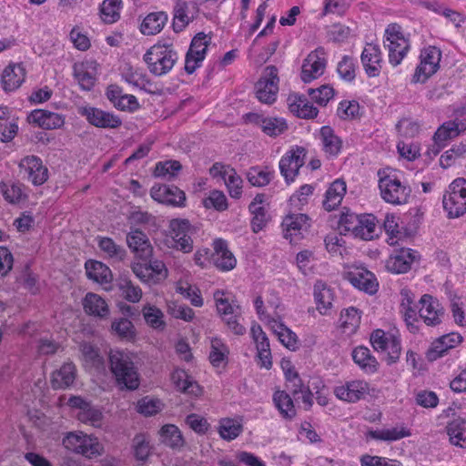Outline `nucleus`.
<instances>
[{
    "label": "nucleus",
    "mask_w": 466,
    "mask_h": 466,
    "mask_svg": "<svg viewBox=\"0 0 466 466\" xmlns=\"http://www.w3.org/2000/svg\"><path fill=\"white\" fill-rule=\"evenodd\" d=\"M110 370L121 388L134 390L139 386V373L131 353L123 350H111Z\"/></svg>",
    "instance_id": "f257e3e1"
},
{
    "label": "nucleus",
    "mask_w": 466,
    "mask_h": 466,
    "mask_svg": "<svg viewBox=\"0 0 466 466\" xmlns=\"http://www.w3.org/2000/svg\"><path fill=\"white\" fill-rule=\"evenodd\" d=\"M177 59V53L169 43L158 42L144 55L149 72L156 76H162L171 71Z\"/></svg>",
    "instance_id": "f03ea898"
},
{
    "label": "nucleus",
    "mask_w": 466,
    "mask_h": 466,
    "mask_svg": "<svg viewBox=\"0 0 466 466\" xmlns=\"http://www.w3.org/2000/svg\"><path fill=\"white\" fill-rule=\"evenodd\" d=\"M62 443L66 449L87 458L96 457L104 452V447L97 438L83 431L68 432L63 438Z\"/></svg>",
    "instance_id": "7ed1b4c3"
},
{
    "label": "nucleus",
    "mask_w": 466,
    "mask_h": 466,
    "mask_svg": "<svg viewBox=\"0 0 466 466\" xmlns=\"http://www.w3.org/2000/svg\"><path fill=\"white\" fill-rule=\"evenodd\" d=\"M384 46L389 51L390 63L394 66L400 64L410 48L409 40L397 24H390L387 26Z\"/></svg>",
    "instance_id": "20e7f679"
},
{
    "label": "nucleus",
    "mask_w": 466,
    "mask_h": 466,
    "mask_svg": "<svg viewBox=\"0 0 466 466\" xmlns=\"http://www.w3.org/2000/svg\"><path fill=\"white\" fill-rule=\"evenodd\" d=\"M169 236L172 239V248L183 253H190L194 243L192 235L196 228L186 218H173L168 224Z\"/></svg>",
    "instance_id": "39448f33"
},
{
    "label": "nucleus",
    "mask_w": 466,
    "mask_h": 466,
    "mask_svg": "<svg viewBox=\"0 0 466 466\" xmlns=\"http://www.w3.org/2000/svg\"><path fill=\"white\" fill-rule=\"evenodd\" d=\"M379 187L382 199L392 205L406 204L411 192L400 179L390 175L380 178Z\"/></svg>",
    "instance_id": "423d86ee"
},
{
    "label": "nucleus",
    "mask_w": 466,
    "mask_h": 466,
    "mask_svg": "<svg viewBox=\"0 0 466 466\" xmlns=\"http://www.w3.org/2000/svg\"><path fill=\"white\" fill-rule=\"evenodd\" d=\"M223 291L218 290L214 293L218 312L222 317L228 328L236 335H243L246 329L238 322L240 315V307L234 301L229 302L228 299L223 298Z\"/></svg>",
    "instance_id": "0eeeda50"
},
{
    "label": "nucleus",
    "mask_w": 466,
    "mask_h": 466,
    "mask_svg": "<svg viewBox=\"0 0 466 466\" xmlns=\"http://www.w3.org/2000/svg\"><path fill=\"white\" fill-rule=\"evenodd\" d=\"M420 58V65L416 67L412 77L414 83H425L438 71L441 52L436 46H430L421 51Z\"/></svg>",
    "instance_id": "6e6552de"
},
{
    "label": "nucleus",
    "mask_w": 466,
    "mask_h": 466,
    "mask_svg": "<svg viewBox=\"0 0 466 466\" xmlns=\"http://www.w3.org/2000/svg\"><path fill=\"white\" fill-rule=\"evenodd\" d=\"M210 42L211 36L203 32L193 37L185 59V70L187 74H193L201 66Z\"/></svg>",
    "instance_id": "1a4fd4ad"
},
{
    "label": "nucleus",
    "mask_w": 466,
    "mask_h": 466,
    "mask_svg": "<svg viewBox=\"0 0 466 466\" xmlns=\"http://www.w3.org/2000/svg\"><path fill=\"white\" fill-rule=\"evenodd\" d=\"M67 403L71 408L77 410L76 417L80 422L95 428L102 426L104 415L100 409L93 406L80 396H72Z\"/></svg>",
    "instance_id": "9d476101"
},
{
    "label": "nucleus",
    "mask_w": 466,
    "mask_h": 466,
    "mask_svg": "<svg viewBox=\"0 0 466 466\" xmlns=\"http://www.w3.org/2000/svg\"><path fill=\"white\" fill-rule=\"evenodd\" d=\"M279 91L278 69L274 66H267L256 85L258 99L265 104H272Z\"/></svg>",
    "instance_id": "9b49d317"
},
{
    "label": "nucleus",
    "mask_w": 466,
    "mask_h": 466,
    "mask_svg": "<svg viewBox=\"0 0 466 466\" xmlns=\"http://www.w3.org/2000/svg\"><path fill=\"white\" fill-rule=\"evenodd\" d=\"M23 177L34 186H41L48 179V168L40 157L31 155L23 157L18 164Z\"/></svg>",
    "instance_id": "f8f14e48"
},
{
    "label": "nucleus",
    "mask_w": 466,
    "mask_h": 466,
    "mask_svg": "<svg viewBox=\"0 0 466 466\" xmlns=\"http://www.w3.org/2000/svg\"><path fill=\"white\" fill-rule=\"evenodd\" d=\"M306 155V148L297 146L281 157L279 169L288 184L294 181L298 176L299 168L305 163Z\"/></svg>",
    "instance_id": "ddd939ff"
},
{
    "label": "nucleus",
    "mask_w": 466,
    "mask_h": 466,
    "mask_svg": "<svg viewBox=\"0 0 466 466\" xmlns=\"http://www.w3.org/2000/svg\"><path fill=\"white\" fill-rule=\"evenodd\" d=\"M327 65L326 52L323 47H318L310 52L304 59L301 66V79L309 83L323 75Z\"/></svg>",
    "instance_id": "4468645a"
},
{
    "label": "nucleus",
    "mask_w": 466,
    "mask_h": 466,
    "mask_svg": "<svg viewBox=\"0 0 466 466\" xmlns=\"http://www.w3.org/2000/svg\"><path fill=\"white\" fill-rule=\"evenodd\" d=\"M309 217L305 214H292L287 216L282 221L283 234L290 243H297L309 228Z\"/></svg>",
    "instance_id": "2eb2a0df"
},
{
    "label": "nucleus",
    "mask_w": 466,
    "mask_h": 466,
    "mask_svg": "<svg viewBox=\"0 0 466 466\" xmlns=\"http://www.w3.org/2000/svg\"><path fill=\"white\" fill-rule=\"evenodd\" d=\"M369 384L360 380L346 381L334 388V394L340 400L354 403L363 399L369 393Z\"/></svg>",
    "instance_id": "dca6fc26"
},
{
    "label": "nucleus",
    "mask_w": 466,
    "mask_h": 466,
    "mask_svg": "<svg viewBox=\"0 0 466 466\" xmlns=\"http://www.w3.org/2000/svg\"><path fill=\"white\" fill-rule=\"evenodd\" d=\"M248 123L257 125L269 137H277L288 129V124L282 117H267L257 113H248L245 116Z\"/></svg>",
    "instance_id": "f3484780"
},
{
    "label": "nucleus",
    "mask_w": 466,
    "mask_h": 466,
    "mask_svg": "<svg viewBox=\"0 0 466 466\" xmlns=\"http://www.w3.org/2000/svg\"><path fill=\"white\" fill-rule=\"evenodd\" d=\"M198 8L196 4L186 0H175L173 7V29L175 32L183 31L198 15Z\"/></svg>",
    "instance_id": "a211bd4d"
},
{
    "label": "nucleus",
    "mask_w": 466,
    "mask_h": 466,
    "mask_svg": "<svg viewBox=\"0 0 466 466\" xmlns=\"http://www.w3.org/2000/svg\"><path fill=\"white\" fill-rule=\"evenodd\" d=\"M151 198L162 204L182 207L186 201L185 193L175 186L155 185L150 190Z\"/></svg>",
    "instance_id": "6ab92c4d"
},
{
    "label": "nucleus",
    "mask_w": 466,
    "mask_h": 466,
    "mask_svg": "<svg viewBox=\"0 0 466 466\" xmlns=\"http://www.w3.org/2000/svg\"><path fill=\"white\" fill-rule=\"evenodd\" d=\"M81 114L93 126L101 128H117L122 120L116 115L96 107H84Z\"/></svg>",
    "instance_id": "aec40b11"
},
{
    "label": "nucleus",
    "mask_w": 466,
    "mask_h": 466,
    "mask_svg": "<svg viewBox=\"0 0 466 466\" xmlns=\"http://www.w3.org/2000/svg\"><path fill=\"white\" fill-rule=\"evenodd\" d=\"M419 302L421 305L419 309L420 318H421L428 326L440 324L443 310L438 300L434 299L432 296L425 294L420 298Z\"/></svg>",
    "instance_id": "412c9836"
},
{
    "label": "nucleus",
    "mask_w": 466,
    "mask_h": 466,
    "mask_svg": "<svg viewBox=\"0 0 466 466\" xmlns=\"http://www.w3.org/2000/svg\"><path fill=\"white\" fill-rule=\"evenodd\" d=\"M461 336L459 333H450L434 340L428 350L426 358L429 361H434L442 357L450 349L454 348L461 342Z\"/></svg>",
    "instance_id": "4be33fe9"
},
{
    "label": "nucleus",
    "mask_w": 466,
    "mask_h": 466,
    "mask_svg": "<svg viewBox=\"0 0 466 466\" xmlns=\"http://www.w3.org/2000/svg\"><path fill=\"white\" fill-rule=\"evenodd\" d=\"M214 253L212 259L215 266L222 271H229L237 265V259L233 253L228 249L225 240L218 238L213 243Z\"/></svg>",
    "instance_id": "5701e85b"
},
{
    "label": "nucleus",
    "mask_w": 466,
    "mask_h": 466,
    "mask_svg": "<svg viewBox=\"0 0 466 466\" xmlns=\"http://www.w3.org/2000/svg\"><path fill=\"white\" fill-rule=\"evenodd\" d=\"M127 243L128 248L143 261H147L152 256L153 248L143 231L139 229L130 231L127 236Z\"/></svg>",
    "instance_id": "b1692460"
},
{
    "label": "nucleus",
    "mask_w": 466,
    "mask_h": 466,
    "mask_svg": "<svg viewBox=\"0 0 466 466\" xmlns=\"http://www.w3.org/2000/svg\"><path fill=\"white\" fill-rule=\"evenodd\" d=\"M361 63L370 77L378 76L381 69V52L378 45L368 44L361 53Z\"/></svg>",
    "instance_id": "393cba45"
},
{
    "label": "nucleus",
    "mask_w": 466,
    "mask_h": 466,
    "mask_svg": "<svg viewBox=\"0 0 466 466\" xmlns=\"http://www.w3.org/2000/svg\"><path fill=\"white\" fill-rule=\"evenodd\" d=\"M73 75L80 87L89 91L96 83V63L94 61L76 63L73 66Z\"/></svg>",
    "instance_id": "a878e982"
},
{
    "label": "nucleus",
    "mask_w": 466,
    "mask_h": 466,
    "mask_svg": "<svg viewBox=\"0 0 466 466\" xmlns=\"http://www.w3.org/2000/svg\"><path fill=\"white\" fill-rule=\"evenodd\" d=\"M313 294L317 310L321 315H329L335 299L334 290L324 281L318 280L314 285Z\"/></svg>",
    "instance_id": "bb28decb"
},
{
    "label": "nucleus",
    "mask_w": 466,
    "mask_h": 466,
    "mask_svg": "<svg viewBox=\"0 0 466 466\" xmlns=\"http://www.w3.org/2000/svg\"><path fill=\"white\" fill-rule=\"evenodd\" d=\"M29 123L35 124L44 129L60 128L65 124L62 115L44 109L33 110L27 117Z\"/></svg>",
    "instance_id": "cd10ccee"
},
{
    "label": "nucleus",
    "mask_w": 466,
    "mask_h": 466,
    "mask_svg": "<svg viewBox=\"0 0 466 466\" xmlns=\"http://www.w3.org/2000/svg\"><path fill=\"white\" fill-rule=\"evenodd\" d=\"M318 139L321 145L322 151L328 157H336L340 153L342 140L330 127H322L319 129Z\"/></svg>",
    "instance_id": "c85d7f7f"
},
{
    "label": "nucleus",
    "mask_w": 466,
    "mask_h": 466,
    "mask_svg": "<svg viewBox=\"0 0 466 466\" xmlns=\"http://www.w3.org/2000/svg\"><path fill=\"white\" fill-rule=\"evenodd\" d=\"M460 135V124L457 121H447L443 123L433 136L434 145L432 153L438 155L440 151L447 145L450 139Z\"/></svg>",
    "instance_id": "c756f323"
},
{
    "label": "nucleus",
    "mask_w": 466,
    "mask_h": 466,
    "mask_svg": "<svg viewBox=\"0 0 466 466\" xmlns=\"http://www.w3.org/2000/svg\"><path fill=\"white\" fill-rule=\"evenodd\" d=\"M25 68L20 64H11L7 66L1 76L2 87L5 92H11L17 89L25 80Z\"/></svg>",
    "instance_id": "7c9ffc66"
},
{
    "label": "nucleus",
    "mask_w": 466,
    "mask_h": 466,
    "mask_svg": "<svg viewBox=\"0 0 466 466\" xmlns=\"http://www.w3.org/2000/svg\"><path fill=\"white\" fill-rule=\"evenodd\" d=\"M410 435V431L404 424H399L391 428L370 430L367 432V438L388 442L396 441Z\"/></svg>",
    "instance_id": "2f4dec72"
},
{
    "label": "nucleus",
    "mask_w": 466,
    "mask_h": 466,
    "mask_svg": "<svg viewBox=\"0 0 466 466\" xmlns=\"http://www.w3.org/2000/svg\"><path fill=\"white\" fill-rule=\"evenodd\" d=\"M0 192L5 200L10 204H19L28 198L25 185L18 181H2Z\"/></svg>",
    "instance_id": "473e14b6"
},
{
    "label": "nucleus",
    "mask_w": 466,
    "mask_h": 466,
    "mask_svg": "<svg viewBox=\"0 0 466 466\" xmlns=\"http://www.w3.org/2000/svg\"><path fill=\"white\" fill-rule=\"evenodd\" d=\"M415 251L409 248L400 250L388 260V269L397 274L407 272L410 268L412 262L415 260Z\"/></svg>",
    "instance_id": "72a5a7b5"
},
{
    "label": "nucleus",
    "mask_w": 466,
    "mask_h": 466,
    "mask_svg": "<svg viewBox=\"0 0 466 466\" xmlns=\"http://www.w3.org/2000/svg\"><path fill=\"white\" fill-rule=\"evenodd\" d=\"M442 203L450 218H459L466 213V199L454 190L449 189L443 195Z\"/></svg>",
    "instance_id": "f704fd0d"
},
{
    "label": "nucleus",
    "mask_w": 466,
    "mask_h": 466,
    "mask_svg": "<svg viewBox=\"0 0 466 466\" xmlns=\"http://www.w3.org/2000/svg\"><path fill=\"white\" fill-rule=\"evenodd\" d=\"M264 202V195L258 194L248 206L250 213L253 215L251 219V228L254 233L262 230L268 223L266 209L262 206Z\"/></svg>",
    "instance_id": "c9c22d12"
},
{
    "label": "nucleus",
    "mask_w": 466,
    "mask_h": 466,
    "mask_svg": "<svg viewBox=\"0 0 466 466\" xmlns=\"http://www.w3.org/2000/svg\"><path fill=\"white\" fill-rule=\"evenodd\" d=\"M85 312L88 315L106 318L109 315V308L106 300L97 294L87 293L83 300Z\"/></svg>",
    "instance_id": "e433bc0d"
},
{
    "label": "nucleus",
    "mask_w": 466,
    "mask_h": 466,
    "mask_svg": "<svg viewBox=\"0 0 466 466\" xmlns=\"http://www.w3.org/2000/svg\"><path fill=\"white\" fill-rule=\"evenodd\" d=\"M346 189V183L343 180H335L326 191L323 200L324 208L328 211L335 209L341 203Z\"/></svg>",
    "instance_id": "4c0bfd02"
},
{
    "label": "nucleus",
    "mask_w": 466,
    "mask_h": 466,
    "mask_svg": "<svg viewBox=\"0 0 466 466\" xmlns=\"http://www.w3.org/2000/svg\"><path fill=\"white\" fill-rule=\"evenodd\" d=\"M172 380L178 390L183 393L198 396L201 388L185 370H177L172 373Z\"/></svg>",
    "instance_id": "58836bf2"
},
{
    "label": "nucleus",
    "mask_w": 466,
    "mask_h": 466,
    "mask_svg": "<svg viewBox=\"0 0 466 466\" xmlns=\"http://www.w3.org/2000/svg\"><path fill=\"white\" fill-rule=\"evenodd\" d=\"M350 281L357 289L369 294H374L378 289V283L374 275L368 270H360L350 273Z\"/></svg>",
    "instance_id": "ea45409f"
},
{
    "label": "nucleus",
    "mask_w": 466,
    "mask_h": 466,
    "mask_svg": "<svg viewBox=\"0 0 466 466\" xmlns=\"http://www.w3.org/2000/svg\"><path fill=\"white\" fill-rule=\"evenodd\" d=\"M75 378L76 366L72 362H66L53 372L51 383L54 389H65L73 384Z\"/></svg>",
    "instance_id": "a19ab883"
},
{
    "label": "nucleus",
    "mask_w": 466,
    "mask_h": 466,
    "mask_svg": "<svg viewBox=\"0 0 466 466\" xmlns=\"http://www.w3.org/2000/svg\"><path fill=\"white\" fill-rule=\"evenodd\" d=\"M167 21V15L164 12L150 13L141 25L140 31L145 35H153L159 33Z\"/></svg>",
    "instance_id": "79ce46f5"
},
{
    "label": "nucleus",
    "mask_w": 466,
    "mask_h": 466,
    "mask_svg": "<svg viewBox=\"0 0 466 466\" xmlns=\"http://www.w3.org/2000/svg\"><path fill=\"white\" fill-rule=\"evenodd\" d=\"M85 266L88 279L100 284L109 283L112 280L110 268L102 262L88 260Z\"/></svg>",
    "instance_id": "37998d69"
},
{
    "label": "nucleus",
    "mask_w": 466,
    "mask_h": 466,
    "mask_svg": "<svg viewBox=\"0 0 466 466\" xmlns=\"http://www.w3.org/2000/svg\"><path fill=\"white\" fill-rule=\"evenodd\" d=\"M160 441L171 449H180L184 446L185 441L180 430L174 424H166L160 431Z\"/></svg>",
    "instance_id": "c03bdc74"
},
{
    "label": "nucleus",
    "mask_w": 466,
    "mask_h": 466,
    "mask_svg": "<svg viewBox=\"0 0 466 466\" xmlns=\"http://www.w3.org/2000/svg\"><path fill=\"white\" fill-rule=\"evenodd\" d=\"M276 408L284 419L292 420L296 414V409L289 394L284 390H277L273 395Z\"/></svg>",
    "instance_id": "a18cd8bd"
},
{
    "label": "nucleus",
    "mask_w": 466,
    "mask_h": 466,
    "mask_svg": "<svg viewBox=\"0 0 466 466\" xmlns=\"http://www.w3.org/2000/svg\"><path fill=\"white\" fill-rule=\"evenodd\" d=\"M228 354V347L221 339L212 338L210 339L209 360L213 366L219 367L223 362H226Z\"/></svg>",
    "instance_id": "49530a36"
},
{
    "label": "nucleus",
    "mask_w": 466,
    "mask_h": 466,
    "mask_svg": "<svg viewBox=\"0 0 466 466\" xmlns=\"http://www.w3.org/2000/svg\"><path fill=\"white\" fill-rule=\"evenodd\" d=\"M122 0H104L99 12L101 19L106 24H113L120 18Z\"/></svg>",
    "instance_id": "de8ad7c7"
},
{
    "label": "nucleus",
    "mask_w": 466,
    "mask_h": 466,
    "mask_svg": "<svg viewBox=\"0 0 466 466\" xmlns=\"http://www.w3.org/2000/svg\"><path fill=\"white\" fill-rule=\"evenodd\" d=\"M142 314L146 323L152 329L163 330L166 328L164 313L156 306L145 305L142 309Z\"/></svg>",
    "instance_id": "09e8293b"
},
{
    "label": "nucleus",
    "mask_w": 466,
    "mask_h": 466,
    "mask_svg": "<svg viewBox=\"0 0 466 466\" xmlns=\"http://www.w3.org/2000/svg\"><path fill=\"white\" fill-rule=\"evenodd\" d=\"M352 358L356 364L363 370L370 372L377 370L378 361L370 355V351L366 347H358L352 352Z\"/></svg>",
    "instance_id": "8fccbe9b"
},
{
    "label": "nucleus",
    "mask_w": 466,
    "mask_h": 466,
    "mask_svg": "<svg viewBox=\"0 0 466 466\" xmlns=\"http://www.w3.org/2000/svg\"><path fill=\"white\" fill-rule=\"evenodd\" d=\"M98 247L110 258L116 261L123 260L127 254L121 246L116 245L112 238L107 237L98 238Z\"/></svg>",
    "instance_id": "3c124183"
},
{
    "label": "nucleus",
    "mask_w": 466,
    "mask_h": 466,
    "mask_svg": "<svg viewBox=\"0 0 466 466\" xmlns=\"http://www.w3.org/2000/svg\"><path fill=\"white\" fill-rule=\"evenodd\" d=\"M272 329L279 341L288 349L295 350L298 347L297 335L283 323L274 321Z\"/></svg>",
    "instance_id": "603ef678"
},
{
    "label": "nucleus",
    "mask_w": 466,
    "mask_h": 466,
    "mask_svg": "<svg viewBox=\"0 0 466 466\" xmlns=\"http://www.w3.org/2000/svg\"><path fill=\"white\" fill-rule=\"evenodd\" d=\"M274 177V173L268 168L252 167L247 172V179L254 187L267 186Z\"/></svg>",
    "instance_id": "864d4df0"
},
{
    "label": "nucleus",
    "mask_w": 466,
    "mask_h": 466,
    "mask_svg": "<svg viewBox=\"0 0 466 466\" xmlns=\"http://www.w3.org/2000/svg\"><path fill=\"white\" fill-rule=\"evenodd\" d=\"M242 425L238 420L225 418L219 422L218 432L222 439L226 441H232L236 439L242 432Z\"/></svg>",
    "instance_id": "5fc2aeb1"
},
{
    "label": "nucleus",
    "mask_w": 466,
    "mask_h": 466,
    "mask_svg": "<svg viewBox=\"0 0 466 466\" xmlns=\"http://www.w3.org/2000/svg\"><path fill=\"white\" fill-rule=\"evenodd\" d=\"M111 329L116 335L127 340H132L136 336L134 324L127 318L115 319L111 324Z\"/></svg>",
    "instance_id": "6e6d98bb"
},
{
    "label": "nucleus",
    "mask_w": 466,
    "mask_h": 466,
    "mask_svg": "<svg viewBox=\"0 0 466 466\" xmlns=\"http://www.w3.org/2000/svg\"><path fill=\"white\" fill-rule=\"evenodd\" d=\"M223 180L229 196L232 198H240L242 196L243 180L241 177L238 175L237 171L234 168L228 170Z\"/></svg>",
    "instance_id": "4d7b16f0"
},
{
    "label": "nucleus",
    "mask_w": 466,
    "mask_h": 466,
    "mask_svg": "<svg viewBox=\"0 0 466 466\" xmlns=\"http://www.w3.org/2000/svg\"><path fill=\"white\" fill-rule=\"evenodd\" d=\"M466 154V144L460 143L452 146L445 151L440 157V165L443 168L451 167L455 161Z\"/></svg>",
    "instance_id": "13d9d810"
},
{
    "label": "nucleus",
    "mask_w": 466,
    "mask_h": 466,
    "mask_svg": "<svg viewBox=\"0 0 466 466\" xmlns=\"http://www.w3.org/2000/svg\"><path fill=\"white\" fill-rule=\"evenodd\" d=\"M360 216L347 211L340 216L339 228L344 234L350 232L352 235L356 236L358 227L360 228Z\"/></svg>",
    "instance_id": "bf43d9fd"
},
{
    "label": "nucleus",
    "mask_w": 466,
    "mask_h": 466,
    "mask_svg": "<svg viewBox=\"0 0 466 466\" xmlns=\"http://www.w3.org/2000/svg\"><path fill=\"white\" fill-rule=\"evenodd\" d=\"M180 162L177 160H168L165 162H158L154 170V176L157 177H167L171 179L175 177L177 172L181 169Z\"/></svg>",
    "instance_id": "052dcab7"
},
{
    "label": "nucleus",
    "mask_w": 466,
    "mask_h": 466,
    "mask_svg": "<svg viewBox=\"0 0 466 466\" xmlns=\"http://www.w3.org/2000/svg\"><path fill=\"white\" fill-rule=\"evenodd\" d=\"M134 455L137 461H145L150 454L149 441L144 434H137L133 439Z\"/></svg>",
    "instance_id": "680f3d73"
},
{
    "label": "nucleus",
    "mask_w": 466,
    "mask_h": 466,
    "mask_svg": "<svg viewBox=\"0 0 466 466\" xmlns=\"http://www.w3.org/2000/svg\"><path fill=\"white\" fill-rule=\"evenodd\" d=\"M121 75L127 83L134 86L141 87L146 83V75L143 71L131 66H125Z\"/></svg>",
    "instance_id": "e2e57ef3"
},
{
    "label": "nucleus",
    "mask_w": 466,
    "mask_h": 466,
    "mask_svg": "<svg viewBox=\"0 0 466 466\" xmlns=\"http://www.w3.org/2000/svg\"><path fill=\"white\" fill-rule=\"evenodd\" d=\"M361 224L358 227L356 236L362 239H371L375 234V217L371 215L360 216Z\"/></svg>",
    "instance_id": "0e129e2a"
},
{
    "label": "nucleus",
    "mask_w": 466,
    "mask_h": 466,
    "mask_svg": "<svg viewBox=\"0 0 466 466\" xmlns=\"http://www.w3.org/2000/svg\"><path fill=\"white\" fill-rule=\"evenodd\" d=\"M292 111H296L298 116L301 118H313L318 115V109L306 99L299 98L298 101L290 105Z\"/></svg>",
    "instance_id": "69168bd1"
},
{
    "label": "nucleus",
    "mask_w": 466,
    "mask_h": 466,
    "mask_svg": "<svg viewBox=\"0 0 466 466\" xmlns=\"http://www.w3.org/2000/svg\"><path fill=\"white\" fill-rule=\"evenodd\" d=\"M203 204L207 208H213L219 211L228 208L227 198L222 191L218 190L210 192V195L204 198Z\"/></svg>",
    "instance_id": "338daca9"
},
{
    "label": "nucleus",
    "mask_w": 466,
    "mask_h": 466,
    "mask_svg": "<svg viewBox=\"0 0 466 466\" xmlns=\"http://www.w3.org/2000/svg\"><path fill=\"white\" fill-rule=\"evenodd\" d=\"M337 71L343 80L352 81L356 76L353 59L348 56H343L342 60L338 64Z\"/></svg>",
    "instance_id": "774afa93"
}]
</instances>
